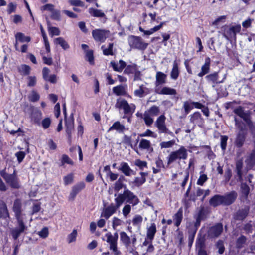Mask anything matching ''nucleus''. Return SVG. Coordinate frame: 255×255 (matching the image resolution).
I'll return each instance as SVG.
<instances>
[{
	"instance_id": "obj_64",
	"label": "nucleus",
	"mask_w": 255,
	"mask_h": 255,
	"mask_svg": "<svg viewBox=\"0 0 255 255\" xmlns=\"http://www.w3.org/2000/svg\"><path fill=\"white\" fill-rule=\"evenodd\" d=\"M51 122V121L49 118H46L42 121L41 124L43 128L44 129H46L50 126Z\"/></svg>"
},
{
	"instance_id": "obj_59",
	"label": "nucleus",
	"mask_w": 255,
	"mask_h": 255,
	"mask_svg": "<svg viewBox=\"0 0 255 255\" xmlns=\"http://www.w3.org/2000/svg\"><path fill=\"white\" fill-rule=\"evenodd\" d=\"M131 205L128 204L125 205L122 210L123 215L125 217H127L131 211Z\"/></svg>"
},
{
	"instance_id": "obj_34",
	"label": "nucleus",
	"mask_w": 255,
	"mask_h": 255,
	"mask_svg": "<svg viewBox=\"0 0 255 255\" xmlns=\"http://www.w3.org/2000/svg\"><path fill=\"white\" fill-rule=\"evenodd\" d=\"M159 94L175 95L176 91L173 88L168 87H164L160 92H157Z\"/></svg>"
},
{
	"instance_id": "obj_30",
	"label": "nucleus",
	"mask_w": 255,
	"mask_h": 255,
	"mask_svg": "<svg viewBox=\"0 0 255 255\" xmlns=\"http://www.w3.org/2000/svg\"><path fill=\"white\" fill-rule=\"evenodd\" d=\"M54 43L56 45H60L64 50H67L69 48V45L68 43L62 37H58L54 39Z\"/></svg>"
},
{
	"instance_id": "obj_48",
	"label": "nucleus",
	"mask_w": 255,
	"mask_h": 255,
	"mask_svg": "<svg viewBox=\"0 0 255 255\" xmlns=\"http://www.w3.org/2000/svg\"><path fill=\"white\" fill-rule=\"evenodd\" d=\"M241 189L242 194L245 198L248 197L250 192V188L246 183H242L241 185Z\"/></svg>"
},
{
	"instance_id": "obj_21",
	"label": "nucleus",
	"mask_w": 255,
	"mask_h": 255,
	"mask_svg": "<svg viewBox=\"0 0 255 255\" xmlns=\"http://www.w3.org/2000/svg\"><path fill=\"white\" fill-rule=\"evenodd\" d=\"M233 111L236 114L243 118L247 124H249L251 122L248 113L244 111L243 107L239 106L235 109Z\"/></svg>"
},
{
	"instance_id": "obj_4",
	"label": "nucleus",
	"mask_w": 255,
	"mask_h": 255,
	"mask_svg": "<svg viewBox=\"0 0 255 255\" xmlns=\"http://www.w3.org/2000/svg\"><path fill=\"white\" fill-rule=\"evenodd\" d=\"M120 239L126 248L130 252L134 251L135 244L137 239L135 235H132L131 239L125 232H121L120 233Z\"/></svg>"
},
{
	"instance_id": "obj_8",
	"label": "nucleus",
	"mask_w": 255,
	"mask_h": 255,
	"mask_svg": "<svg viewBox=\"0 0 255 255\" xmlns=\"http://www.w3.org/2000/svg\"><path fill=\"white\" fill-rule=\"evenodd\" d=\"M241 25L237 24L231 27H227L224 29L223 36L227 39L229 40L231 38H235L237 33L241 31Z\"/></svg>"
},
{
	"instance_id": "obj_19",
	"label": "nucleus",
	"mask_w": 255,
	"mask_h": 255,
	"mask_svg": "<svg viewBox=\"0 0 255 255\" xmlns=\"http://www.w3.org/2000/svg\"><path fill=\"white\" fill-rule=\"evenodd\" d=\"M249 213V208H244L243 209H239L233 215V218L236 221H243L247 216Z\"/></svg>"
},
{
	"instance_id": "obj_53",
	"label": "nucleus",
	"mask_w": 255,
	"mask_h": 255,
	"mask_svg": "<svg viewBox=\"0 0 255 255\" xmlns=\"http://www.w3.org/2000/svg\"><path fill=\"white\" fill-rule=\"evenodd\" d=\"M113 47V43H109L108 47L107 48H105L104 46H102V49H103V54L105 55H112L113 54L112 49Z\"/></svg>"
},
{
	"instance_id": "obj_25",
	"label": "nucleus",
	"mask_w": 255,
	"mask_h": 255,
	"mask_svg": "<svg viewBox=\"0 0 255 255\" xmlns=\"http://www.w3.org/2000/svg\"><path fill=\"white\" fill-rule=\"evenodd\" d=\"M125 129L126 128L124 125L121 124L119 121H116L114 123L112 126L109 128V129L108 130V132L113 130H116L119 133H122Z\"/></svg>"
},
{
	"instance_id": "obj_47",
	"label": "nucleus",
	"mask_w": 255,
	"mask_h": 255,
	"mask_svg": "<svg viewBox=\"0 0 255 255\" xmlns=\"http://www.w3.org/2000/svg\"><path fill=\"white\" fill-rule=\"evenodd\" d=\"M137 70V65L136 64L128 65L124 70V73L125 74L134 73Z\"/></svg>"
},
{
	"instance_id": "obj_54",
	"label": "nucleus",
	"mask_w": 255,
	"mask_h": 255,
	"mask_svg": "<svg viewBox=\"0 0 255 255\" xmlns=\"http://www.w3.org/2000/svg\"><path fill=\"white\" fill-rule=\"evenodd\" d=\"M51 12V18L57 21L61 19L60 11L58 10L54 9Z\"/></svg>"
},
{
	"instance_id": "obj_5",
	"label": "nucleus",
	"mask_w": 255,
	"mask_h": 255,
	"mask_svg": "<svg viewBox=\"0 0 255 255\" xmlns=\"http://www.w3.org/2000/svg\"><path fill=\"white\" fill-rule=\"evenodd\" d=\"M187 158V150L183 146L178 150L172 152L168 157V165H169L176 160H185Z\"/></svg>"
},
{
	"instance_id": "obj_39",
	"label": "nucleus",
	"mask_w": 255,
	"mask_h": 255,
	"mask_svg": "<svg viewBox=\"0 0 255 255\" xmlns=\"http://www.w3.org/2000/svg\"><path fill=\"white\" fill-rule=\"evenodd\" d=\"M47 25L48 26V31L49 34L51 36H53L54 35H59L60 34V31L58 28L56 27H52L50 26V22L49 20H47Z\"/></svg>"
},
{
	"instance_id": "obj_13",
	"label": "nucleus",
	"mask_w": 255,
	"mask_h": 255,
	"mask_svg": "<svg viewBox=\"0 0 255 255\" xmlns=\"http://www.w3.org/2000/svg\"><path fill=\"white\" fill-rule=\"evenodd\" d=\"M65 126L66 128V132L67 134L69 142L71 143L72 140V132L74 130V118L73 116L71 115L68 119H65Z\"/></svg>"
},
{
	"instance_id": "obj_57",
	"label": "nucleus",
	"mask_w": 255,
	"mask_h": 255,
	"mask_svg": "<svg viewBox=\"0 0 255 255\" xmlns=\"http://www.w3.org/2000/svg\"><path fill=\"white\" fill-rule=\"evenodd\" d=\"M216 248L218 249V253L222 254L225 250L224 242L221 240L218 241L216 243Z\"/></svg>"
},
{
	"instance_id": "obj_55",
	"label": "nucleus",
	"mask_w": 255,
	"mask_h": 255,
	"mask_svg": "<svg viewBox=\"0 0 255 255\" xmlns=\"http://www.w3.org/2000/svg\"><path fill=\"white\" fill-rule=\"evenodd\" d=\"M86 60L91 64H94L93 51L91 50H88L86 53Z\"/></svg>"
},
{
	"instance_id": "obj_52",
	"label": "nucleus",
	"mask_w": 255,
	"mask_h": 255,
	"mask_svg": "<svg viewBox=\"0 0 255 255\" xmlns=\"http://www.w3.org/2000/svg\"><path fill=\"white\" fill-rule=\"evenodd\" d=\"M175 144V141L172 140L168 141H163L160 143V145L161 148H168L172 147Z\"/></svg>"
},
{
	"instance_id": "obj_29",
	"label": "nucleus",
	"mask_w": 255,
	"mask_h": 255,
	"mask_svg": "<svg viewBox=\"0 0 255 255\" xmlns=\"http://www.w3.org/2000/svg\"><path fill=\"white\" fill-rule=\"evenodd\" d=\"M245 138L246 136L244 133L242 131L239 132L237 134L235 140V144L236 146L239 148L241 147L244 144Z\"/></svg>"
},
{
	"instance_id": "obj_22",
	"label": "nucleus",
	"mask_w": 255,
	"mask_h": 255,
	"mask_svg": "<svg viewBox=\"0 0 255 255\" xmlns=\"http://www.w3.org/2000/svg\"><path fill=\"white\" fill-rule=\"evenodd\" d=\"M210 62L211 60L209 57H207L205 58V63L201 67V72L198 74V76L199 77H202L209 72Z\"/></svg>"
},
{
	"instance_id": "obj_36",
	"label": "nucleus",
	"mask_w": 255,
	"mask_h": 255,
	"mask_svg": "<svg viewBox=\"0 0 255 255\" xmlns=\"http://www.w3.org/2000/svg\"><path fill=\"white\" fill-rule=\"evenodd\" d=\"M18 71L22 75H28L30 74L31 68L26 64H22L18 67Z\"/></svg>"
},
{
	"instance_id": "obj_45",
	"label": "nucleus",
	"mask_w": 255,
	"mask_h": 255,
	"mask_svg": "<svg viewBox=\"0 0 255 255\" xmlns=\"http://www.w3.org/2000/svg\"><path fill=\"white\" fill-rule=\"evenodd\" d=\"M143 119L145 124L147 126H150L153 123V119L152 118V116L146 112L143 114Z\"/></svg>"
},
{
	"instance_id": "obj_9",
	"label": "nucleus",
	"mask_w": 255,
	"mask_h": 255,
	"mask_svg": "<svg viewBox=\"0 0 255 255\" xmlns=\"http://www.w3.org/2000/svg\"><path fill=\"white\" fill-rule=\"evenodd\" d=\"M115 204L111 203L109 206L105 208L101 214V217L108 219L111 215L116 212L117 210L121 206L118 201L115 199Z\"/></svg>"
},
{
	"instance_id": "obj_50",
	"label": "nucleus",
	"mask_w": 255,
	"mask_h": 255,
	"mask_svg": "<svg viewBox=\"0 0 255 255\" xmlns=\"http://www.w3.org/2000/svg\"><path fill=\"white\" fill-rule=\"evenodd\" d=\"M150 147V142L149 140L142 139L140 142L139 147L142 149H148Z\"/></svg>"
},
{
	"instance_id": "obj_35",
	"label": "nucleus",
	"mask_w": 255,
	"mask_h": 255,
	"mask_svg": "<svg viewBox=\"0 0 255 255\" xmlns=\"http://www.w3.org/2000/svg\"><path fill=\"white\" fill-rule=\"evenodd\" d=\"M207 80L213 84H217L222 82L218 80V72H214V73L208 75L206 76Z\"/></svg>"
},
{
	"instance_id": "obj_56",
	"label": "nucleus",
	"mask_w": 255,
	"mask_h": 255,
	"mask_svg": "<svg viewBox=\"0 0 255 255\" xmlns=\"http://www.w3.org/2000/svg\"><path fill=\"white\" fill-rule=\"evenodd\" d=\"M74 175L72 173L68 174L64 177V182L65 185H67L71 184L73 182Z\"/></svg>"
},
{
	"instance_id": "obj_40",
	"label": "nucleus",
	"mask_w": 255,
	"mask_h": 255,
	"mask_svg": "<svg viewBox=\"0 0 255 255\" xmlns=\"http://www.w3.org/2000/svg\"><path fill=\"white\" fill-rule=\"evenodd\" d=\"M197 230V228H196L194 227L190 229L189 231V235L188 237V246L189 247H191L192 245Z\"/></svg>"
},
{
	"instance_id": "obj_14",
	"label": "nucleus",
	"mask_w": 255,
	"mask_h": 255,
	"mask_svg": "<svg viewBox=\"0 0 255 255\" xmlns=\"http://www.w3.org/2000/svg\"><path fill=\"white\" fill-rule=\"evenodd\" d=\"M166 118L164 115H160L156 120L155 125L160 133H168V129L165 125Z\"/></svg>"
},
{
	"instance_id": "obj_32",
	"label": "nucleus",
	"mask_w": 255,
	"mask_h": 255,
	"mask_svg": "<svg viewBox=\"0 0 255 255\" xmlns=\"http://www.w3.org/2000/svg\"><path fill=\"white\" fill-rule=\"evenodd\" d=\"M140 174L141 177H136L133 181V183L137 186H139L143 184L146 181L145 177L147 175V173L146 172H140Z\"/></svg>"
},
{
	"instance_id": "obj_26",
	"label": "nucleus",
	"mask_w": 255,
	"mask_h": 255,
	"mask_svg": "<svg viewBox=\"0 0 255 255\" xmlns=\"http://www.w3.org/2000/svg\"><path fill=\"white\" fill-rule=\"evenodd\" d=\"M167 75L163 72L158 71L156 74L155 85L156 86L166 83Z\"/></svg>"
},
{
	"instance_id": "obj_11",
	"label": "nucleus",
	"mask_w": 255,
	"mask_h": 255,
	"mask_svg": "<svg viewBox=\"0 0 255 255\" xmlns=\"http://www.w3.org/2000/svg\"><path fill=\"white\" fill-rule=\"evenodd\" d=\"M238 196V194L235 191L222 195L223 205L229 206L234 203Z\"/></svg>"
},
{
	"instance_id": "obj_15",
	"label": "nucleus",
	"mask_w": 255,
	"mask_h": 255,
	"mask_svg": "<svg viewBox=\"0 0 255 255\" xmlns=\"http://www.w3.org/2000/svg\"><path fill=\"white\" fill-rule=\"evenodd\" d=\"M223 225L221 223H217L211 227L208 232V236L211 238L218 237L223 232Z\"/></svg>"
},
{
	"instance_id": "obj_28",
	"label": "nucleus",
	"mask_w": 255,
	"mask_h": 255,
	"mask_svg": "<svg viewBox=\"0 0 255 255\" xmlns=\"http://www.w3.org/2000/svg\"><path fill=\"white\" fill-rule=\"evenodd\" d=\"M156 232V228L155 223H152L151 226L147 229V238L152 242L154 235Z\"/></svg>"
},
{
	"instance_id": "obj_18",
	"label": "nucleus",
	"mask_w": 255,
	"mask_h": 255,
	"mask_svg": "<svg viewBox=\"0 0 255 255\" xmlns=\"http://www.w3.org/2000/svg\"><path fill=\"white\" fill-rule=\"evenodd\" d=\"M194 217L196 219V222L194 223V227L198 229L200 225L201 221L205 220L207 217V213L204 208L201 207Z\"/></svg>"
},
{
	"instance_id": "obj_42",
	"label": "nucleus",
	"mask_w": 255,
	"mask_h": 255,
	"mask_svg": "<svg viewBox=\"0 0 255 255\" xmlns=\"http://www.w3.org/2000/svg\"><path fill=\"white\" fill-rule=\"evenodd\" d=\"M89 13L94 17H103L105 16L104 12L101 10L91 8L89 9Z\"/></svg>"
},
{
	"instance_id": "obj_63",
	"label": "nucleus",
	"mask_w": 255,
	"mask_h": 255,
	"mask_svg": "<svg viewBox=\"0 0 255 255\" xmlns=\"http://www.w3.org/2000/svg\"><path fill=\"white\" fill-rule=\"evenodd\" d=\"M28 82L27 86L29 87H33L36 84V78L35 76H28L27 77Z\"/></svg>"
},
{
	"instance_id": "obj_41",
	"label": "nucleus",
	"mask_w": 255,
	"mask_h": 255,
	"mask_svg": "<svg viewBox=\"0 0 255 255\" xmlns=\"http://www.w3.org/2000/svg\"><path fill=\"white\" fill-rule=\"evenodd\" d=\"M16 40H19L21 42H29L30 41L31 38L29 36H25L24 34L21 32L17 33L15 35Z\"/></svg>"
},
{
	"instance_id": "obj_37",
	"label": "nucleus",
	"mask_w": 255,
	"mask_h": 255,
	"mask_svg": "<svg viewBox=\"0 0 255 255\" xmlns=\"http://www.w3.org/2000/svg\"><path fill=\"white\" fill-rule=\"evenodd\" d=\"M113 91L117 96L125 95L126 94L125 87L121 85L114 87Z\"/></svg>"
},
{
	"instance_id": "obj_31",
	"label": "nucleus",
	"mask_w": 255,
	"mask_h": 255,
	"mask_svg": "<svg viewBox=\"0 0 255 255\" xmlns=\"http://www.w3.org/2000/svg\"><path fill=\"white\" fill-rule=\"evenodd\" d=\"M182 218L183 210L182 208H180L173 217V220L175 221V225L176 226L178 227L180 225Z\"/></svg>"
},
{
	"instance_id": "obj_60",
	"label": "nucleus",
	"mask_w": 255,
	"mask_h": 255,
	"mask_svg": "<svg viewBox=\"0 0 255 255\" xmlns=\"http://www.w3.org/2000/svg\"><path fill=\"white\" fill-rule=\"evenodd\" d=\"M126 186L124 185L122 181L120 179H118L115 184L114 190L117 192H119L122 188H124V187Z\"/></svg>"
},
{
	"instance_id": "obj_61",
	"label": "nucleus",
	"mask_w": 255,
	"mask_h": 255,
	"mask_svg": "<svg viewBox=\"0 0 255 255\" xmlns=\"http://www.w3.org/2000/svg\"><path fill=\"white\" fill-rule=\"evenodd\" d=\"M62 165H64L65 163L70 164V165H73L74 162L71 159L65 154L63 155L62 158Z\"/></svg>"
},
{
	"instance_id": "obj_20",
	"label": "nucleus",
	"mask_w": 255,
	"mask_h": 255,
	"mask_svg": "<svg viewBox=\"0 0 255 255\" xmlns=\"http://www.w3.org/2000/svg\"><path fill=\"white\" fill-rule=\"evenodd\" d=\"M119 170L126 176H129L132 175H135V172L132 170L128 164L126 162H122L120 164V167Z\"/></svg>"
},
{
	"instance_id": "obj_3",
	"label": "nucleus",
	"mask_w": 255,
	"mask_h": 255,
	"mask_svg": "<svg viewBox=\"0 0 255 255\" xmlns=\"http://www.w3.org/2000/svg\"><path fill=\"white\" fill-rule=\"evenodd\" d=\"M9 170V168L8 169L5 168L0 171V174L6 182L12 188H18L19 187V185L15 170H13V173L12 174L8 173Z\"/></svg>"
},
{
	"instance_id": "obj_46",
	"label": "nucleus",
	"mask_w": 255,
	"mask_h": 255,
	"mask_svg": "<svg viewBox=\"0 0 255 255\" xmlns=\"http://www.w3.org/2000/svg\"><path fill=\"white\" fill-rule=\"evenodd\" d=\"M159 108L156 106H153L150 108V109L145 111L146 113H148V114L151 115L152 116H155L158 115L159 113Z\"/></svg>"
},
{
	"instance_id": "obj_1",
	"label": "nucleus",
	"mask_w": 255,
	"mask_h": 255,
	"mask_svg": "<svg viewBox=\"0 0 255 255\" xmlns=\"http://www.w3.org/2000/svg\"><path fill=\"white\" fill-rule=\"evenodd\" d=\"M116 198L121 205L125 201L127 203L131 204L133 206L137 205L139 202L138 197L130 190L127 189L126 186L124 187L123 193L118 194Z\"/></svg>"
},
{
	"instance_id": "obj_44",
	"label": "nucleus",
	"mask_w": 255,
	"mask_h": 255,
	"mask_svg": "<svg viewBox=\"0 0 255 255\" xmlns=\"http://www.w3.org/2000/svg\"><path fill=\"white\" fill-rule=\"evenodd\" d=\"M247 238L244 235H241L239 237L237 241L236 246L238 249H241L243 247L244 244L246 243Z\"/></svg>"
},
{
	"instance_id": "obj_7",
	"label": "nucleus",
	"mask_w": 255,
	"mask_h": 255,
	"mask_svg": "<svg viewBox=\"0 0 255 255\" xmlns=\"http://www.w3.org/2000/svg\"><path fill=\"white\" fill-rule=\"evenodd\" d=\"M17 226L10 229L11 234L14 240H17L21 234L27 229L23 220H17Z\"/></svg>"
},
{
	"instance_id": "obj_43",
	"label": "nucleus",
	"mask_w": 255,
	"mask_h": 255,
	"mask_svg": "<svg viewBox=\"0 0 255 255\" xmlns=\"http://www.w3.org/2000/svg\"><path fill=\"white\" fill-rule=\"evenodd\" d=\"M246 162L250 167H252L255 164V147L246 160Z\"/></svg>"
},
{
	"instance_id": "obj_58",
	"label": "nucleus",
	"mask_w": 255,
	"mask_h": 255,
	"mask_svg": "<svg viewBox=\"0 0 255 255\" xmlns=\"http://www.w3.org/2000/svg\"><path fill=\"white\" fill-rule=\"evenodd\" d=\"M228 139L227 136H221V142L220 145L221 149L223 151H225L226 149L227 142Z\"/></svg>"
},
{
	"instance_id": "obj_12",
	"label": "nucleus",
	"mask_w": 255,
	"mask_h": 255,
	"mask_svg": "<svg viewBox=\"0 0 255 255\" xmlns=\"http://www.w3.org/2000/svg\"><path fill=\"white\" fill-rule=\"evenodd\" d=\"M22 207V203L21 200L16 199L14 200L12 210L14 212L16 220H23Z\"/></svg>"
},
{
	"instance_id": "obj_23",
	"label": "nucleus",
	"mask_w": 255,
	"mask_h": 255,
	"mask_svg": "<svg viewBox=\"0 0 255 255\" xmlns=\"http://www.w3.org/2000/svg\"><path fill=\"white\" fill-rule=\"evenodd\" d=\"M9 217V214L6 203L3 201H0V219H6Z\"/></svg>"
},
{
	"instance_id": "obj_62",
	"label": "nucleus",
	"mask_w": 255,
	"mask_h": 255,
	"mask_svg": "<svg viewBox=\"0 0 255 255\" xmlns=\"http://www.w3.org/2000/svg\"><path fill=\"white\" fill-rule=\"evenodd\" d=\"M38 234L42 238H46L49 234L48 228L46 227H44L41 231L38 232Z\"/></svg>"
},
{
	"instance_id": "obj_51",
	"label": "nucleus",
	"mask_w": 255,
	"mask_h": 255,
	"mask_svg": "<svg viewBox=\"0 0 255 255\" xmlns=\"http://www.w3.org/2000/svg\"><path fill=\"white\" fill-rule=\"evenodd\" d=\"M77 236V230L74 229L72 233L68 235L67 237V242L68 243H71L76 241V237Z\"/></svg>"
},
{
	"instance_id": "obj_27",
	"label": "nucleus",
	"mask_w": 255,
	"mask_h": 255,
	"mask_svg": "<svg viewBox=\"0 0 255 255\" xmlns=\"http://www.w3.org/2000/svg\"><path fill=\"white\" fill-rule=\"evenodd\" d=\"M222 195H215L209 200V204L214 207L223 205Z\"/></svg>"
},
{
	"instance_id": "obj_2",
	"label": "nucleus",
	"mask_w": 255,
	"mask_h": 255,
	"mask_svg": "<svg viewBox=\"0 0 255 255\" xmlns=\"http://www.w3.org/2000/svg\"><path fill=\"white\" fill-rule=\"evenodd\" d=\"M115 107L119 110H123L125 115H132L136 109L134 104H129L127 100L121 98L117 99ZM125 118L126 116H124L123 118Z\"/></svg>"
},
{
	"instance_id": "obj_6",
	"label": "nucleus",
	"mask_w": 255,
	"mask_h": 255,
	"mask_svg": "<svg viewBox=\"0 0 255 255\" xmlns=\"http://www.w3.org/2000/svg\"><path fill=\"white\" fill-rule=\"evenodd\" d=\"M128 41L130 47L132 48L143 50L148 46V44L144 42L140 37L130 36Z\"/></svg>"
},
{
	"instance_id": "obj_10",
	"label": "nucleus",
	"mask_w": 255,
	"mask_h": 255,
	"mask_svg": "<svg viewBox=\"0 0 255 255\" xmlns=\"http://www.w3.org/2000/svg\"><path fill=\"white\" fill-rule=\"evenodd\" d=\"M92 36L96 41L103 42L109 35V30L95 29L92 31Z\"/></svg>"
},
{
	"instance_id": "obj_17",
	"label": "nucleus",
	"mask_w": 255,
	"mask_h": 255,
	"mask_svg": "<svg viewBox=\"0 0 255 255\" xmlns=\"http://www.w3.org/2000/svg\"><path fill=\"white\" fill-rule=\"evenodd\" d=\"M107 242L110 244V249L112 250L115 255H119L120 252L117 249V240L113 238V235L108 233L106 234Z\"/></svg>"
},
{
	"instance_id": "obj_49",
	"label": "nucleus",
	"mask_w": 255,
	"mask_h": 255,
	"mask_svg": "<svg viewBox=\"0 0 255 255\" xmlns=\"http://www.w3.org/2000/svg\"><path fill=\"white\" fill-rule=\"evenodd\" d=\"M28 98L29 101L35 102L39 100L40 95L36 91L33 90L31 91L30 95L28 96Z\"/></svg>"
},
{
	"instance_id": "obj_38",
	"label": "nucleus",
	"mask_w": 255,
	"mask_h": 255,
	"mask_svg": "<svg viewBox=\"0 0 255 255\" xmlns=\"http://www.w3.org/2000/svg\"><path fill=\"white\" fill-rule=\"evenodd\" d=\"M202 121V119L201 118V114L196 112H195L193 115H191L190 118V122L193 123H201Z\"/></svg>"
},
{
	"instance_id": "obj_24",
	"label": "nucleus",
	"mask_w": 255,
	"mask_h": 255,
	"mask_svg": "<svg viewBox=\"0 0 255 255\" xmlns=\"http://www.w3.org/2000/svg\"><path fill=\"white\" fill-rule=\"evenodd\" d=\"M42 118V113L37 109H33L31 114V119L35 123L39 125Z\"/></svg>"
},
{
	"instance_id": "obj_16",
	"label": "nucleus",
	"mask_w": 255,
	"mask_h": 255,
	"mask_svg": "<svg viewBox=\"0 0 255 255\" xmlns=\"http://www.w3.org/2000/svg\"><path fill=\"white\" fill-rule=\"evenodd\" d=\"M85 187V184L84 182H80L73 186L69 196V200L71 201H73L77 194Z\"/></svg>"
},
{
	"instance_id": "obj_33",
	"label": "nucleus",
	"mask_w": 255,
	"mask_h": 255,
	"mask_svg": "<svg viewBox=\"0 0 255 255\" xmlns=\"http://www.w3.org/2000/svg\"><path fill=\"white\" fill-rule=\"evenodd\" d=\"M179 76L178 65L176 61H174L173 63V68L171 72V78L174 80L177 79Z\"/></svg>"
}]
</instances>
